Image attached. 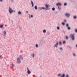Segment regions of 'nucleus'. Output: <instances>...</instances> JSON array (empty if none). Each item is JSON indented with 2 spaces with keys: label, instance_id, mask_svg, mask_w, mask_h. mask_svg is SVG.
<instances>
[{
  "label": "nucleus",
  "instance_id": "obj_1",
  "mask_svg": "<svg viewBox=\"0 0 77 77\" xmlns=\"http://www.w3.org/2000/svg\"><path fill=\"white\" fill-rule=\"evenodd\" d=\"M9 11L10 14H12V12H15V11H13V10H12V9H11V8L10 7H9Z\"/></svg>",
  "mask_w": 77,
  "mask_h": 77
},
{
  "label": "nucleus",
  "instance_id": "obj_2",
  "mask_svg": "<svg viewBox=\"0 0 77 77\" xmlns=\"http://www.w3.org/2000/svg\"><path fill=\"white\" fill-rule=\"evenodd\" d=\"M70 37L72 40H74V35L73 34H71L70 35Z\"/></svg>",
  "mask_w": 77,
  "mask_h": 77
},
{
  "label": "nucleus",
  "instance_id": "obj_3",
  "mask_svg": "<svg viewBox=\"0 0 77 77\" xmlns=\"http://www.w3.org/2000/svg\"><path fill=\"white\" fill-rule=\"evenodd\" d=\"M17 63H21V60H20V59L19 58H18L17 59Z\"/></svg>",
  "mask_w": 77,
  "mask_h": 77
},
{
  "label": "nucleus",
  "instance_id": "obj_4",
  "mask_svg": "<svg viewBox=\"0 0 77 77\" xmlns=\"http://www.w3.org/2000/svg\"><path fill=\"white\" fill-rule=\"evenodd\" d=\"M61 5V3H57L56 4V6H58V7L59 6H60Z\"/></svg>",
  "mask_w": 77,
  "mask_h": 77
},
{
  "label": "nucleus",
  "instance_id": "obj_5",
  "mask_svg": "<svg viewBox=\"0 0 77 77\" xmlns=\"http://www.w3.org/2000/svg\"><path fill=\"white\" fill-rule=\"evenodd\" d=\"M45 6L46 8H47L46 9L47 10H48V7H50V5L47 4H46L45 5Z\"/></svg>",
  "mask_w": 77,
  "mask_h": 77
},
{
  "label": "nucleus",
  "instance_id": "obj_6",
  "mask_svg": "<svg viewBox=\"0 0 77 77\" xmlns=\"http://www.w3.org/2000/svg\"><path fill=\"white\" fill-rule=\"evenodd\" d=\"M59 45V43H58V42H57L56 44H55L54 46V47H57V45Z\"/></svg>",
  "mask_w": 77,
  "mask_h": 77
},
{
  "label": "nucleus",
  "instance_id": "obj_7",
  "mask_svg": "<svg viewBox=\"0 0 77 77\" xmlns=\"http://www.w3.org/2000/svg\"><path fill=\"white\" fill-rule=\"evenodd\" d=\"M27 70H28L27 71V73H28V74H30L31 73V72H30V71L29 70V68H27Z\"/></svg>",
  "mask_w": 77,
  "mask_h": 77
},
{
  "label": "nucleus",
  "instance_id": "obj_8",
  "mask_svg": "<svg viewBox=\"0 0 77 77\" xmlns=\"http://www.w3.org/2000/svg\"><path fill=\"white\" fill-rule=\"evenodd\" d=\"M65 15L67 17L69 18V16H70V14L68 13H66Z\"/></svg>",
  "mask_w": 77,
  "mask_h": 77
},
{
  "label": "nucleus",
  "instance_id": "obj_9",
  "mask_svg": "<svg viewBox=\"0 0 77 77\" xmlns=\"http://www.w3.org/2000/svg\"><path fill=\"white\" fill-rule=\"evenodd\" d=\"M66 26H67V29L68 30H70L71 29V28L68 26V24H66Z\"/></svg>",
  "mask_w": 77,
  "mask_h": 77
},
{
  "label": "nucleus",
  "instance_id": "obj_10",
  "mask_svg": "<svg viewBox=\"0 0 77 77\" xmlns=\"http://www.w3.org/2000/svg\"><path fill=\"white\" fill-rule=\"evenodd\" d=\"M31 5H32V7H33L34 6V4H33V2L32 1H31Z\"/></svg>",
  "mask_w": 77,
  "mask_h": 77
},
{
  "label": "nucleus",
  "instance_id": "obj_11",
  "mask_svg": "<svg viewBox=\"0 0 77 77\" xmlns=\"http://www.w3.org/2000/svg\"><path fill=\"white\" fill-rule=\"evenodd\" d=\"M4 34L5 36H6V31H4Z\"/></svg>",
  "mask_w": 77,
  "mask_h": 77
},
{
  "label": "nucleus",
  "instance_id": "obj_12",
  "mask_svg": "<svg viewBox=\"0 0 77 77\" xmlns=\"http://www.w3.org/2000/svg\"><path fill=\"white\" fill-rule=\"evenodd\" d=\"M18 14H19V15H21L22 14H21V11H20L18 12Z\"/></svg>",
  "mask_w": 77,
  "mask_h": 77
},
{
  "label": "nucleus",
  "instance_id": "obj_13",
  "mask_svg": "<svg viewBox=\"0 0 77 77\" xmlns=\"http://www.w3.org/2000/svg\"><path fill=\"white\" fill-rule=\"evenodd\" d=\"M46 9V10H47V9L46 8L44 7H41V9Z\"/></svg>",
  "mask_w": 77,
  "mask_h": 77
},
{
  "label": "nucleus",
  "instance_id": "obj_14",
  "mask_svg": "<svg viewBox=\"0 0 77 77\" xmlns=\"http://www.w3.org/2000/svg\"><path fill=\"white\" fill-rule=\"evenodd\" d=\"M65 74L64 73L62 75H61L60 76V77H65Z\"/></svg>",
  "mask_w": 77,
  "mask_h": 77
},
{
  "label": "nucleus",
  "instance_id": "obj_15",
  "mask_svg": "<svg viewBox=\"0 0 77 77\" xmlns=\"http://www.w3.org/2000/svg\"><path fill=\"white\" fill-rule=\"evenodd\" d=\"M19 57H20L21 59H22V60H23V57H22V56L21 55H20L19 56Z\"/></svg>",
  "mask_w": 77,
  "mask_h": 77
},
{
  "label": "nucleus",
  "instance_id": "obj_16",
  "mask_svg": "<svg viewBox=\"0 0 77 77\" xmlns=\"http://www.w3.org/2000/svg\"><path fill=\"white\" fill-rule=\"evenodd\" d=\"M34 8L35 10H36V9H38V8H37V6H35Z\"/></svg>",
  "mask_w": 77,
  "mask_h": 77
},
{
  "label": "nucleus",
  "instance_id": "obj_17",
  "mask_svg": "<svg viewBox=\"0 0 77 77\" xmlns=\"http://www.w3.org/2000/svg\"><path fill=\"white\" fill-rule=\"evenodd\" d=\"M59 44H60V45H61L62 44V42H61L60 41L59 42Z\"/></svg>",
  "mask_w": 77,
  "mask_h": 77
},
{
  "label": "nucleus",
  "instance_id": "obj_18",
  "mask_svg": "<svg viewBox=\"0 0 77 77\" xmlns=\"http://www.w3.org/2000/svg\"><path fill=\"white\" fill-rule=\"evenodd\" d=\"M43 33H45L46 32V30H45V29H44V30H43Z\"/></svg>",
  "mask_w": 77,
  "mask_h": 77
},
{
  "label": "nucleus",
  "instance_id": "obj_19",
  "mask_svg": "<svg viewBox=\"0 0 77 77\" xmlns=\"http://www.w3.org/2000/svg\"><path fill=\"white\" fill-rule=\"evenodd\" d=\"M0 27H1V28H2V27H3V25H0Z\"/></svg>",
  "mask_w": 77,
  "mask_h": 77
},
{
  "label": "nucleus",
  "instance_id": "obj_20",
  "mask_svg": "<svg viewBox=\"0 0 77 77\" xmlns=\"http://www.w3.org/2000/svg\"><path fill=\"white\" fill-rule=\"evenodd\" d=\"M32 57H34V55H35V54H34V53H33L32 54Z\"/></svg>",
  "mask_w": 77,
  "mask_h": 77
},
{
  "label": "nucleus",
  "instance_id": "obj_21",
  "mask_svg": "<svg viewBox=\"0 0 77 77\" xmlns=\"http://www.w3.org/2000/svg\"><path fill=\"white\" fill-rule=\"evenodd\" d=\"M35 47H38V45L37 44H36L35 45Z\"/></svg>",
  "mask_w": 77,
  "mask_h": 77
},
{
  "label": "nucleus",
  "instance_id": "obj_22",
  "mask_svg": "<svg viewBox=\"0 0 77 77\" xmlns=\"http://www.w3.org/2000/svg\"><path fill=\"white\" fill-rule=\"evenodd\" d=\"M60 75H61V74H60H60H58L57 76H58V77H59V76H60Z\"/></svg>",
  "mask_w": 77,
  "mask_h": 77
},
{
  "label": "nucleus",
  "instance_id": "obj_23",
  "mask_svg": "<svg viewBox=\"0 0 77 77\" xmlns=\"http://www.w3.org/2000/svg\"><path fill=\"white\" fill-rule=\"evenodd\" d=\"M52 11H54V10H55V8H53L52 9Z\"/></svg>",
  "mask_w": 77,
  "mask_h": 77
},
{
  "label": "nucleus",
  "instance_id": "obj_24",
  "mask_svg": "<svg viewBox=\"0 0 77 77\" xmlns=\"http://www.w3.org/2000/svg\"><path fill=\"white\" fill-rule=\"evenodd\" d=\"M65 23H62V24L63 25V26H64L65 25Z\"/></svg>",
  "mask_w": 77,
  "mask_h": 77
},
{
  "label": "nucleus",
  "instance_id": "obj_25",
  "mask_svg": "<svg viewBox=\"0 0 77 77\" xmlns=\"http://www.w3.org/2000/svg\"><path fill=\"white\" fill-rule=\"evenodd\" d=\"M66 77H69V76H68V74H67L66 76Z\"/></svg>",
  "mask_w": 77,
  "mask_h": 77
},
{
  "label": "nucleus",
  "instance_id": "obj_26",
  "mask_svg": "<svg viewBox=\"0 0 77 77\" xmlns=\"http://www.w3.org/2000/svg\"><path fill=\"white\" fill-rule=\"evenodd\" d=\"M11 65L12 66H13V67H14V64H13V63H12Z\"/></svg>",
  "mask_w": 77,
  "mask_h": 77
},
{
  "label": "nucleus",
  "instance_id": "obj_27",
  "mask_svg": "<svg viewBox=\"0 0 77 77\" xmlns=\"http://www.w3.org/2000/svg\"><path fill=\"white\" fill-rule=\"evenodd\" d=\"M66 38L67 39H68V36H66Z\"/></svg>",
  "mask_w": 77,
  "mask_h": 77
},
{
  "label": "nucleus",
  "instance_id": "obj_28",
  "mask_svg": "<svg viewBox=\"0 0 77 77\" xmlns=\"http://www.w3.org/2000/svg\"><path fill=\"white\" fill-rule=\"evenodd\" d=\"M57 29L58 30H59V29H60L59 28V27H57Z\"/></svg>",
  "mask_w": 77,
  "mask_h": 77
},
{
  "label": "nucleus",
  "instance_id": "obj_29",
  "mask_svg": "<svg viewBox=\"0 0 77 77\" xmlns=\"http://www.w3.org/2000/svg\"><path fill=\"white\" fill-rule=\"evenodd\" d=\"M66 5H67L66 3H65L64 4V6H66Z\"/></svg>",
  "mask_w": 77,
  "mask_h": 77
},
{
  "label": "nucleus",
  "instance_id": "obj_30",
  "mask_svg": "<svg viewBox=\"0 0 77 77\" xmlns=\"http://www.w3.org/2000/svg\"><path fill=\"white\" fill-rule=\"evenodd\" d=\"M74 18H75H75H77V17L76 16H74Z\"/></svg>",
  "mask_w": 77,
  "mask_h": 77
},
{
  "label": "nucleus",
  "instance_id": "obj_31",
  "mask_svg": "<svg viewBox=\"0 0 77 77\" xmlns=\"http://www.w3.org/2000/svg\"><path fill=\"white\" fill-rule=\"evenodd\" d=\"M60 48V50H63L62 48Z\"/></svg>",
  "mask_w": 77,
  "mask_h": 77
},
{
  "label": "nucleus",
  "instance_id": "obj_32",
  "mask_svg": "<svg viewBox=\"0 0 77 77\" xmlns=\"http://www.w3.org/2000/svg\"><path fill=\"white\" fill-rule=\"evenodd\" d=\"M58 8L59 9V10H60L61 8H59V7H58Z\"/></svg>",
  "mask_w": 77,
  "mask_h": 77
},
{
  "label": "nucleus",
  "instance_id": "obj_33",
  "mask_svg": "<svg viewBox=\"0 0 77 77\" xmlns=\"http://www.w3.org/2000/svg\"><path fill=\"white\" fill-rule=\"evenodd\" d=\"M66 42L65 41H64L63 42V44H65V43Z\"/></svg>",
  "mask_w": 77,
  "mask_h": 77
},
{
  "label": "nucleus",
  "instance_id": "obj_34",
  "mask_svg": "<svg viewBox=\"0 0 77 77\" xmlns=\"http://www.w3.org/2000/svg\"><path fill=\"white\" fill-rule=\"evenodd\" d=\"M2 56H1V55H0V58H1V59H2Z\"/></svg>",
  "mask_w": 77,
  "mask_h": 77
},
{
  "label": "nucleus",
  "instance_id": "obj_35",
  "mask_svg": "<svg viewBox=\"0 0 77 77\" xmlns=\"http://www.w3.org/2000/svg\"><path fill=\"white\" fill-rule=\"evenodd\" d=\"M75 32H77V29H75Z\"/></svg>",
  "mask_w": 77,
  "mask_h": 77
},
{
  "label": "nucleus",
  "instance_id": "obj_36",
  "mask_svg": "<svg viewBox=\"0 0 77 77\" xmlns=\"http://www.w3.org/2000/svg\"><path fill=\"white\" fill-rule=\"evenodd\" d=\"M31 17L32 18L33 17V15H31Z\"/></svg>",
  "mask_w": 77,
  "mask_h": 77
},
{
  "label": "nucleus",
  "instance_id": "obj_37",
  "mask_svg": "<svg viewBox=\"0 0 77 77\" xmlns=\"http://www.w3.org/2000/svg\"><path fill=\"white\" fill-rule=\"evenodd\" d=\"M74 56H75V54H73Z\"/></svg>",
  "mask_w": 77,
  "mask_h": 77
},
{
  "label": "nucleus",
  "instance_id": "obj_38",
  "mask_svg": "<svg viewBox=\"0 0 77 77\" xmlns=\"http://www.w3.org/2000/svg\"><path fill=\"white\" fill-rule=\"evenodd\" d=\"M26 13H27L28 14V13H29V12H28V11H26Z\"/></svg>",
  "mask_w": 77,
  "mask_h": 77
},
{
  "label": "nucleus",
  "instance_id": "obj_39",
  "mask_svg": "<svg viewBox=\"0 0 77 77\" xmlns=\"http://www.w3.org/2000/svg\"><path fill=\"white\" fill-rule=\"evenodd\" d=\"M66 20H64V22H66Z\"/></svg>",
  "mask_w": 77,
  "mask_h": 77
},
{
  "label": "nucleus",
  "instance_id": "obj_40",
  "mask_svg": "<svg viewBox=\"0 0 77 77\" xmlns=\"http://www.w3.org/2000/svg\"><path fill=\"white\" fill-rule=\"evenodd\" d=\"M0 2H2V0H0Z\"/></svg>",
  "mask_w": 77,
  "mask_h": 77
},
{
  "label": "nucleus",
  "instance_id": "obj_41",
  "mask_svg": "<svg viewBox=\"0 0 77 77\" xmlns=\"http://www.w3.org/2000/svg\"><path fill=\"white\" fill-rule=\"evenodd\" d=\"M29 18H30V15H29Z\"/></svg>",
  "mask_w": 77,
  "mask_h": 77
},
{
  "label": "nucleus",
  "instance_id": "obj_42",
  "mask_svg": "<svg viewBox=\"0 0 77 77\" xmlns=\"http://www.w3.org/2000/svg\"><path fill=\"white\" fill-rule=\"evenodd\" d=\"M76 47H77V45H76Z\"/></svg>",
  "mask_w": 77,
  "mask_h": 77
}]
</instances>
